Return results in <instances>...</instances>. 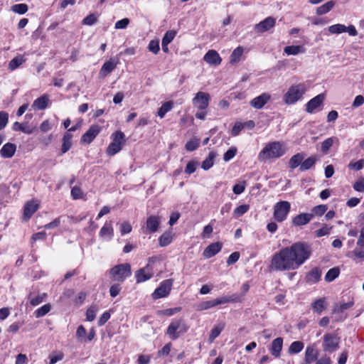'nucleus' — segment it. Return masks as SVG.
<instances>
[{"label": "nucleus", "mask_w": 364, "mask_h": 364, "mask_svg": "<svg viewBox=\"0 0 364 364\" xmlns=\"http://www.w3.org/2000/svg\"><path fill=\"white\" fill-rule=\"evenodd\" d=\"M97 307L96 306H91L90 308H88L86 311V319L88 321H92L95 320L96 316V312H97Z\"/></svg>", "instance_id": "obj_53"}, {"label": "nucleus", "mask_w": 364, "mask_h": 364, "mask_svg": "<svg viewBox=\"0 0 364 364\" xmlns=\"http://www.w3.org/2000/svg\"><path fill=\"white\" fill-rule=\"evenodd\" d=\"M203 60L209 65L217 66L220 64L222 59L215 50H209L203 57Z\"/></svg>", "instance_id": "obj_14"}, {"label": "nucleus", "mask_w": 364, "mask_h": 364, "mask_svg": "<svg viewBox=\"0 0 364 364\" xmlns=\"http://www.w3.org/2000/svg\"><path fill=\"white\" fill-rule=\"evenodd\" d=\"M16 150L15 144L8 142L5 144L0 150L1 156L4 159L11 158Z\"/></svg>", "instance_id": "obj_22"}, {"label": "nucleus", "mask_w": 364, "mask_h": 364, "mask_svg": "<svg viewBox=\"0 0 364 364\" xmlns=\"http://www.w3.org/2000/svg\"><path fill=\"white\" fill-rule=\"evenodd\" d=\"M273 209L274 218L276 221L282 223L287 219L291 209V204L288 201L281 200L275 203Z\"/></svg>", "instance_id": "obj_8"}, {"label": "nucleus", "mask_w": 364, "mask_h": 364, "mask_svg": "<svg viewBox=\"0 0 364 364\" xmlns=\"http://www.w3.org/2000/svg\"><path fill=\"white\" fill-rule=\"evenodd\" d=\"M306 90L304 83L291 85L284 95L283 101L286 105H294L302 98Z\"/></svg>", "instance_id": "obj_4"}, {"label": "nucleus", "mask_w": 364, "mask_h": 364, "mask_svg": "<svg viewBox=\"0 0 364 364\" xmlns=\"http://www.w3.org/2000/svg\"><path fill=\"white\" fill-rule=\"evenodd\" d=\"M250 206L246 204H243L237 207L233 211V215L235 218H239L244 215L248 211Z\"/></svg>", "instance_id": "obj_45"}, {"label": "nucleus", "mask_w": 364, "mask_h": 364, "mask_svg": "<svg viewBox=\"0 0 364 364\" xmlns=\"http://www.w3.org/2000/svg\"><path fill=\"white\" fill-rule=\"evenodd\" d=\"M283 347V338L282 337H277L274 339L272 342L271 347L269 348V352L276 358H279Z\"/></svg>", "instance_id": "obj_15"}, {"label": "nucleus", "mask_w": 364, "mask_h": 364, "mask_svg": "<svg viewBox=\"0 0 364 364\" xmlns=\"http://www.w3.org/2000/svg\"><path fill=\"white\" fill-rule=\"evenodd\" d=\"M130 21L129 18H124L122 20H119L118 21L116 22L115 25H114V28L116 29H124V28H126L127 27V26L129 25Z\"/></svg>", "instance_id": "obj_60"}, {"label": "nucleus", "mask_w": 364, "mask_h": 364, "mask_svg": "<svg viewBox=\"0 0 364 364\" xmlns=\"http://www.w3.org/2000/svg\"><path fill=\"white\" fill-rule=\"evenodd\" d=\"M304 159V155L302 153H298L291 157L289 161V166L291 169H294L299 166H301L302 161Z\"/></svg>", "instance_id": "obj_28"}, {"label": "nucleus", "mask_w": 364, "mask_h": 364, "mask_svg": "<svg viewBox=\"0 0 364 364\" xmlns=\"http://www.w3.org/2000/svg\"><path fill=\"white\" fill-rule=\"evenodd\" d=\"M171 347H172V343L171 342L165 344L161 350H158L157 357L164 358V357L168 356L171 352Z\"/></svg>", "instance_id": "obj_44"}, {"label": "nucleus", "mask_w": 364, "mask_h": 364, "mask_svg": "<svg viewBox=\"0 0 364 364\" xmlns=\"http://www.w3.org/2000/svg\"><path fill=\"white\" fill-rule=\"evenodd\" d=\"M328 30L331 34H341L343 33H346V26L341 23L334 24L330 26L328 28Z\"/></svg>", "instance_id": "obj_37"}, {"label": "nucleus", "mask_w": 364, "mask_h": 364, "mask_svg": "<svg viewBox=\"0 0 364 364\" xmlns=\"http://www.w3.org/2000/svg\"><path fill=\"white\" fill-rule=\"evenodd\" d=\"M132 230V225L128 222H124L120 225V232L122 235L129 233Z\"/></svg>", "instance_id": "obj_61"}, {"label": "nucleus", "mask_w": 364, "mask_h": 364, "mask_svg": "<svg viewBox=\"0 0 364 364\" xmlns=\"http://www.w3.org/2000/svg\"><path fill=\"white\" fill-rule=\"evenodd\" d=\"M276 23V19L269 16L255 26V31L257 33H264L272 28Z\"/></svg>", "instance_id": "obj_11"}, {"label": "nucleus", "mask_w": 364, "mask_h": 364, "mask_svg": "<svg viewBox=\"0 0 364 364\" xmlns=\"http://www.w3.org/2000/svg\"><path fill=\"white\" fill-rule=\"evenodd\" d=\"M46 296H47V294H46V293L38 294L35 297H31V296H29L30 304L31 306H36L40 304L41 303H42Z\"/></svg>", "instance_id": "obj_46"}, {"label": "nucleus", "mask_w": 364, "mask_h": 364, "mask_svg": "<svg viewBox=\"0 0 364 364\" xmlns=\"http://www.w3.org/2000/svg\"><path fill=\"white\" fill-rule=\"evenodd\" d=\"M353 188L358 192H364V178H360L353 184Z\"/></svg>", "instance_id": "obj_63"}, {"label": "nucleus", "mask_w": 364, "mask_h": 364, "mask_svg": "<svg viewBox=\"0 0 364 364\" xmlns=\"http://www.w3.org/2000/svg\"><path fill=\"white\" fill-rule=\"evenodd\" d=\"M321 274H306L304 280L309 285L317 283L321 280Z\"/></svg>", "instance_id": "obj_50"}, {"label": "nucleus", "mask_w": 364, "mask_h": 364, "mask_svg": "<svg viewBox=\"0 0 364 364\" xmlns=\"http://www.w3.org/2000/svg\"><path fill=\"white\" fill-rule=\"evenodd\" d=\"M13 130L14 131H21L23 133L30 134L32 133V130L26 127L23 124L16 122L14 123L12 127Z\"/></svg>", "instance_id": "obj_51"}, {"label": "nucleus", "mask_w": 364, "mask_h": 364, "mask_svg": "<svg viewBox=\"0 0 364 364\" xmlns=\"http://www.w3.org/2000/svg\"><path fill=\"white\" fill-rule=\"evenodd\" d=\"M237 149L236 148H231L228 149L223 155V160L225 161H228L232 159L236 154Z\"/></svg>", "instance_id": "obj_62"}, {"label": "nucleus", "mask_w": 364, "mask_h": 364, "mask_svg": "<svg viewBox=\"0 0 364 364\" xmlns=\"http://www.w3.org/2000/svg\"><path fill=\"white\" fill-rule=\"evenodd\" d=\"M284 52L288 55H296L302 52V47L300 46H289L284 48Z\"/></svg>", "instance_id": "obj_39"}, {"label": "nucleus", "mask_w": 364, "mask_h": 364, "mask_svg": "<svg viewBox=\"0 0 364 364\" xmlns=\"http://www.w3.org/2000/svg\"><path fill=\"white\" fill-rule=\"evenodd\" d=\"M131 266L128 263L120 264L110 269V273H130Z\"/></svg>", "instance_id": "obj_32"}, {"label": "nucleus", "mask_w": 364, "mask_h": 364, "mask_svg": "<svg viewBox=\"0 0 364 364\" xmlns=\"http://www.w3.org/2000/svg\"><path fill=\"white\" fill-rule=\"evenodd\" d=\"M114 235V230L112 226V223H107L101 228L99 235L102 240L109 241L112 239Z\"/></svg>", "instance_id": "obj_21"}, {"label": "nucleus", "mask_w": 364, "mask_h": 364, "mask_svg": "<svg viewBox=\"0 0 364 364\" xmlns=\"http://www.w3.org/2000/svg\"><path fill=\"white\" fill-rule=\"evenodd\" d=\"M341 338L333 333H326L322 337V349L325 353H332L339 348Z\"/></svg>", "instance_id": "obj_6"}, {"label": "nucleus", "mask_w": 364, "mask_h": 364, "mask_svg": "<svg viewBox=\"0 0 364 364\" xmlns=\"http://www.w3.org/2000/svg\"><path fill=\"white\" fill-rule=\"evenodd\" d=\"M328 207L326 205H318L313 208L312 209V213L314 215H318L321 216L325 213V212L327 210Z\"/></svg>", "instance_id": "obj_52"}, {"label": "nucleus", "mask_w": 364, "mask_h": 364, "mask_svg": "<svg viewBox=\"0 0 364 364\" xmlns=\"http://www.w3.org/2000/svg\"><path fill=\"white\" fill-rule=\"evenodd\" d=\"M326 307L327 303L325 297L317 299L311 303V310L317 314H321Z\"/></svg>", "instance_id": "obj_24"}, {"label": "nucleus", "mask_w": 364, "mask_h": 364, "mask_svg": "<svg viewBox=\"0 0 364 364\" xmlns=\"http://www.w3.org/2000/svg\"><path fill=\"white\" fill-rule=\"evenodd\" d=\"M333 142H334L333 137H329V138L326 139L321 143V151L323 154H327L328 150L330 149V148L333 146Z\"/></svg>", "instance_id": "obj_43"}, {"label": "nucleus", "mask_w": 364, "mask_h": 364, "mask_svg": "<svg viewBox=\"0 0 364 364\" xmlns=\"http://www.w3.org/2000/svg\"><path fill=\"white\" fill-rule=\"evenodd\" d=\"M110 314L108 311H105L97 321V325L99 326H102L105 324V323L110 318Z\"/></svg>", "instance_id": "obj_64"}, {"label": "nucleus", "mask_w": 364, "mask_h": 364, "mask_svg": "<svg viewBox=\"0 0 364 364\" xmlns=\"http://www.w3.org/2000/svg\"><path fill=\"white\" fill-rule=\"evenodd\" d=\"M172 236L170 233H164L159 239V245L161 247H166L172 242Z\"/></svg>", "instance_id": "obj_42"}, {"label": "nucleus", "mask_w": 364, "mask_h": 364, "mask_svg": "<svg viewBox=\"0 0 364 364\" xmlns=\"http://www.w3.org/2000/svg\"><path fill=\"white\" fill-rule=\"evenodd\" d=\"M28 7L26 4H18L11 6V10L18 14H24L28 11Z\"/></svg>", "instance_id": "obj_41"}, {"label": "nucleus", "mask_w": 364, "mask_h": 364, "mask_svg": "<svg viewBox=\"0 0 364 364\" xmlns=\"http://www.w3.org/2000/svg\"><path fill=\"white\" fill-rule=\"evenodd\" d=\"M210 99V95L204 92H198L193 98V105L198 109H206Z\"/></svg>", "instance_id": "obj_10"}, {"label": "nucleus", "mask_w": 364, "mask_h": 364, "mask_svg": "<svg viewBox=\"0 0 364 364\" xmlns=\"http://www.w3.org/2000/svg\"><path fill=\"white\" fill-rule=\"evenodd\" d=\"M242 301L241 296L232 294L231 296H225L217 298L215 299L204 301L198 304V310L203 311L210 308L217 306L218 305L225 304L230 302H240Z\"/></svg>", "instance_id": "obj_5"}, {"label": "nucleus", "mask_w": 364, "mask_h": 364, "mask_svg": "<svg viewBox=\"0 0 364 364\" xmlns=\"http://www.w3.org/2000/svg\"><path fill=\"white\" fill-rule=\"evenodd\" d=\"M311 253V249L309 245L298 242L274 255L272 265L277 271L296 269L309 258Z\"/></svg>", "instance_id": "obj_1"}, {"label": "nucleus", "mask_w": 364, "mask_h": 364, "mask_svg": "<svg viewBox=\"0 0 364 364\" xmlns=\"http://www.w3.org/2000/svg\"><path fill=\"white\" fill-rule=\"evenodd\" d=\"M181 311V307H175V308H170L166 309L162 311H159L158 314L159 315H164L166 316H171L173 314H176Z\"/></svg>", "instance_id": "obj_48"}, {"label": "nucleus", "mask_w": 364, "mask_h": 364, "mask_svg": "<svg viewBox=\"0 0 364 364\" xmlns=\"http://www.w3.org/2000/svg\"><path fill=\"white\" fill-rule=\"evenodd\" d=\"M199 146V140L193 139L188 141L186 144V149L188 151H193L196 150Z\"/></svg>", "instance_id": "obj_58"}, {"label": "nucleus", "mask_w": 364, "mask_h": 364, "mask_svg": "<svg viewBox=\"0 0 364 364\" xmlns=\"http://www.w3.org/2000/svg\"><path fill=\"white\" fill-rule=\"evenodd\" d=\"M188 329L189 326L183 318H174L167 327L166 334L174 341L185 335Z\"/></svg>", "instance_id": "obj_3"}, {"label": "nucleus", "mask_w": 364, "mask_h": 364, "mask_svg": "<svg viewBox=\"0 0 364 364\" xmlns=\"http://www.w3.org/2000/svg\"><path fill=\"white\" fill-rule=\"evenodd\" d=\"M23 62L24 60L22 57L14 58L9 62V69L14 70L23 64Z\"/></svg>", "instance_id": "obj_47"}, {"label": "nucleus", "mask_w": 364, "mask_h": 364, "mask_svg": "<svg viewBox=\"0 0 364 364\" xmlns=\"http://www.w3.org/2000/svg\"><path fill=\"white\" fill-rule=\"evenodd\" d=\"M39 204L35 200L28 201L23 209V217L28 220L32 215L38 209Z\"/></svg>", "instance_id": "obj_19"}, {"label": "nucleus", "mask_w": 364, "mask_h": 364, "mask_svg": "<svg viewBox=\"0 0 364 364\" xmlns=\"http://www.w3.org/2000/svg\"><path fill=\"white\" fill-rule=\"evenodd\" d=\"M73 135L69 132H65L63 138V144L61 148L62 154H65L69 151L72 146Z\"/></svg>", "instance_id": "obj_29"}, {"label": "nucleus", "mask_w": 364, "mask_h": 364, "mask_svg": "<svg viewBox=\"0 0 364 364\" xmlns=\"http://www.w3.org/2000/svg\"><path fill=\"white\" fill-rule=\"evenodd\" d=\"M354 305V301H349L346 303L336 304L333 307V312L335 314H342L344 311L351 308Z\"/></svg>", "instance_id": "obj_34"}, {"label": "nucleus", "mask_w": 364, "mask_h": 364, "mask_svg": "<svg viewBox=\"0 0 364 364\" xmlns=\"http://www.w3.org/2000/svg\"><path fill=\"white\" fill-rule=\"evenodd\" d=\"M71 196L74 200L82 198L83 193L78 186H74L71 189Z\"/></svg>", "instance_id": "obj_57"}, {"label": "nucleus", "mask_w": 364, "mask_h": 364, "mask_svg": "<svg viewBox=\"0 0 364 364\" xmlns=\"http://www.w3.org/2000/svg\"><path fill=\"white\" fill-rule=\"evenodd\" d=\"M304 343L302 341H294L290 344L288 353L289 354H297L300 353L304 349Z\"/></svg>", "instance_id": "obj_31"}, {"label": "nucleus", "mask_w": 364, "mask_h": 364, "mask_svg": "<svg viewBox=\"0 0 364 364\" xmlns=\"http://www.w3.org/2000/svg\"><path fill=\"white\" fill-rule=\"evenodd\" d=\"M243 48L241 46L237 47L230 56V63L235 64L240 60V58L243 53Z\"/></svg>", "instance_id": "obj_33"}, {"label": "nucleus", "mask_w": 364, "mask_h": 364, "mask_svg": "<svg viewBox=\"0 0 364 364\" xmlns=\"http://www.w3.org/2000/svg\"><path fill=\"white\" fill-rule=\"evenodd\" d=\"M176 35V32L175 31L171 30L168 31L164 36L162 38L161 43L169 44L175 38Z\"/></svg>", "instance_id": "obj_49"}, {"label": "nucleus", "mask_w": 364, "mask_h": 364, "mask_svg": "<svg viewBox=\"0 0 364 364\" xmlns=\"http://www.w3.org/2000/svg\"><path fill=\"white\" fill-rule=\"evenodd\" d=\"M269 100L270 95L267 93H263L252 99L250 101V105L255 109H261Z\"/></svg>", "instance_id": "obj_18"}, {"label": "nucleus", "mask_w": 364, "mask_h": 364, "mask_svg": "<svg viewBox=\"0 0 364 364\" xmlns=\"http://www.w3.org/2000/svg\"><path fill=\"white\" fill-rule=\"evenodd\" d=\"M125 135L121 131H117L112 134V142L108 146L107 154L109 156H114L120 151L124 144Z\"/></svg>", "instance_id": "obj_7"}, {"label": "nucleus", "mask_w": 364, "mask_h": 364, "mask_svg": "<svg viewBox=\"0 0 364 364\" xmlns=\"http://www.w3.org/2000/svg\"><path fill=\"white\" fill-rule=\"evenodd\" d=\"M364 166V159H362L356 162H350L348 164V168L351 169H354L355 171L361 170Z\"/></svg>", "instance_id": "obj_56"}, {"label": "nucleus", "mask_w": 364, "mask_h": 364, "mask_svg": "<svg viewBox=\"0 0 364 364\" xmlns=\"http://www.w3.org/2000/svg\"><path fill=\"white\" fill-rule=\"evenodd\" d=\"M50 309H51V306L50 304H44L43 306L38 308V309H36L34 311V316L36 318L42 317V316H45L46 314H47L50 311Z\"/></svg>", "instance_id": "obj_40"}, {"label": "nucleus", "mask_w": 364, "mask_h": 364, "mask_svg": "<svg viewBox=\"0 0 364 364\" xmlns=\"http://www.w3.org/2000/svg\"><path fill=\"white\" fill-rule=\"evenodd\" d=\"M48 97L46 95H44L36 100H34L32 107L34 109L43 110L45 109L48 107Z\"/></svg>", "instance_id": "obj_27"}, {"label": "nucleus", "mask_w": 364, "mask_h": 364, "mask_svg": "<svg viewBox=\"0 0 364 364\" xmlns=\"http://www.w3.org/2000/svg\"><path fill=\"white\" fill-rule=\"evenodd\" d=\"M215 157V154L212 151L209 153L208 156L203 161L201 167L204 170H208L213 166V161Z\"/></svg>", "instance_id": "obj_38"}, {"label": "nucleus", "mask_w": 364, "mask_h": 364, "mask_svg": "<svg viewBox=\"0 0 364 364\" xmlns=\"http://www.w3.org/2000/svg\"><path fill=\"white\" fill-rule=\"evenodd\" d=\"M317 160H318V157L316 156H312L307 158L301 163L300 168H299L300 171H304L310 169L311 168H312L314 166V165L315 164V163Z\"/></svg>", "instance_id": "obj_30"}, {"label": "nucleus", "mask_w": 364, "mask_h": 364, "mask_svg": "<svg viewBox=\"0 0 364 364\" xmlns=\"http://www.w3.org/2000/svg\"><path fill=\"white\" fill-rule=\"evenodd\" d=\"M286 152L283 144L279 141L268 143L258 154V160L265 162L267 160L278 159Z\"/></svg>", "instance_id": "obj_2"}, {"label": "nucleus", "mask_w": 364, "mask_h": 364, "mask_svg": "<svg viewBox=\"0 0 364 364\" xmlns=\"http://www.w3.org/2000/svg\"><path fill=\"white\" fill-rule=\"evenodd\" d=\"M334 4V2L332 1L326 2V4H323L322 6L316 9V14L318 15H323L328 13L331 10Z\"/></svg>", "instance_id": "obj_36"}, {"label": "nucleus", "mask_w": 364, "mask_h": 364, "mask_svg": "<svg viewBox=\"0 0 364 364\" xmlns=\"http://www.w3.org/2000/svg\"><path fill=\"white\" fill-rule=\"evenodd\" d=\"M318 355V350L313 346H308L305 350L304 360L306 363L316 362Z\"/></svg>", "instance_id": "obj_25"}, {"label": "nucleus", "mask_w": 364, "mask_h": 364, "mask_svg": "<svg viewBox=\"0 0 364 364\" xmlns=\"http://www.w3.org/2000/svg\"><path fill=\"white\" fill-rule=\"evenodd\" d=\"M173 285L172 279H166L161 282L159 287L152 293L151 296L154 300L164 298L169 295Z\"/></svg>", "instance_id": "obj_9"}, {"label": "nucleus", "mask_w": 364, "mask_h": 364, "mask_svg": "<svg viewBox=\"0 0 364 364\" xmlns=\"http://www.w3.org/2000/svg\"><path fill=\"white\" fill-rule=\"evenodd\" d=\"M100 127L99 125H92L90 127V129L82 136L81 137V143L90 144L93 139L96 137V136L100 132Z\"/></svg>", "instance_id": "obj_12"}, {"label": "nucleus", "mask_w": 364, "mask_h": 364, "mask_svg": "<svg viewBox=\"0 0 364 364\" xmlns=\"http://www.w3.org/2000/svg\"><path fill=\"white\" fill-rule=\"evenodd\" d=\"M148 49L154 54H157L160 50L159 42L154 40L151 41L149 43Z\"/></svg>", "instance_id": "obj_54"}, {"label": "nucleus", "mask_w": 364, "mask_h": 364, "mask_svg": "<svg viewBox=\"0 0 364 364\" xmlns=\"http://www.w3.org/2000/svg\"><path fill=\"white\" fill-rule=\"evenodd\" d=\"M173 105V102L172 101H168L164 103L158 111V116L160 118H164L166 114L169 112Z\"/></svg>", "instance_id": "obj_35"}, {"label": "nucleus", "mask_w": 364, "mask_h": 364, "mask_svg": "<svg viewBox=\"0 0 364 364\" xmlns=\"http://www.w3.org/2000/svg\"><path fill=\"white\" fill-rule=\"evenodd\" d=\"M324 100V95L319 94L309 100L306 104V110L308 113H313L318 108Z\"/></svg>", "instance_id": "obj_17"}, {"label": "nucleus", "mask_w": 364, "mask_h": 364, "mask_svg": "<svg viewBox=\"0 0 364 364\" xmlns=\"http://www.w3.org/2000/svg\"><path fill=\"white\" fill-rule=\"evenodd\" d=\"M9 121V114L7 112H0V131L2 130L7 124Z\"/></svg>", "instance_id": "obj_55"}, {"label": "nucleus", "mask_w": 364, "mask_h": 364, "mask_svg": "<svg viewBox=\"0 0 364 364\" xmlns=\"http://www.w3.org/2000/svg\"><path fill=\"white\" fill-rule=\"evenodd\" d=\"M119 61L117 58H112L105 62L101 68L100 73L105 77L112 73L119 64Z\"/></svg>", "instance_id": "obj_13"}, {"label": "nucleus", "mask_w": 364, "mask_h": 364, "mask_svg": "<svg viewBox=\"0 0 364 364\" xmlns=\"http://www.w3.org/2000/svg\"><path fill=\"white\" fill-rule=\"evenodd\" d=\"M197 166H198L197 161H189L187 164L186 167L185 168V173H186L188 174L193 173V172H195Z\"/></svg>", "instance_id": "obj_59"}, {"label": "nucleus", "mask_w": 364, "mask_h": 364, "mask_svg": "<svg viewBox=\"0 0 364 364\" xmlns=\"http://www.w3.org/2000/svg\"><path fill=\"white\" fill-rule=\"evenodd\" d=\"M160 224V218L156 215H151L148 217L146 223V230L149 232H155L157 231Z\"/></svg>", "instance_id": "obj_23"}, {"label": "nucleus", "mask_w": 364, "mask_h": 364, "mask_svg": "<svg viewBox=\"0 0 364 364\" xmlns=\"http://www.w3.org/2000/svg\"><path fill=\"white\" fill-rule=\"evenodd\" d=\"M222 248V244L220 242H215L209 245L203 251V256L205 258H210L218 253Z\"/></svg>", "instance_id": "obj_20"}, {"label": "nucleus", "mask_w": 364, "mask_h": 364, "mask_svg": "<svg viewBox=\"0 0 364 364\" xmlns=\"http://www.w3.org/2000/svg\"><path fill=\"white\" fill-rule=\"evenodd\" d=\"M225 327V323L224 322L218 323L215 325L210 332L208 341L209 343H213L215 339L219 336L220 333L224 330Z\"/></svg>", "instance_id": "obj_26"}, {"label": "nucleus", "mask_w": 364, "mask_h": 364, "mask_svg": "<svg viewBox=\"0 0 364 364\" xmlns=\"http://www.w3.org/2000/svg\"><path fill=\"white\" fill-rule=\"evenodd\" d=\"M313 219V214L300 213L292 218L291 223L294 226H302L308 224Z\"/></svg>", "instance_id": "obj_16"}]
</instances>
